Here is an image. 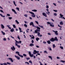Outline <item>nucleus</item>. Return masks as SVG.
<instances>
[{
	"instance_id": "obj_1",
	"label": "nucleus",
	"mask_w": 65,
	"mask_h": 65,
	"mask_svg": "<svg viewBox=\"0 0 65 65\" xmlns=\"http://www.w3.org/2000/svg\"><path fill=\"white\" fill-rule=\"evenodd\" d=\"M50 41L51 42H54L55 41H58V39L57 38V37H55V38H52L50 40Z\"/></svg>"
},
{
	"instance_id": "obj_2",
	"label": "nucleus",
	"mask_w": 65,
	"mask_h": 65,
	"mask_svg": "<svg viewBox=\"0 0 65 65\" xmlns=\"http://www.w3.org/2000/svg\"><path fill=\"white\" fill-rule=\"evenodd\" d=\"M47 23L48 25H50V26L52 27H54V25L52 24H54V23L52 22L51 23L50 22H47Z\"/></svg>"
},
{
	"instance_id": "obj_3",
	"label": "nucleus",
	"mask_w": 65,
	"mask_h": 65,
	"mask_svg": "<svg viewBox=\"0 0 65 65\" xmlns=\"http://www.w3.org/2000/svg\"><path fill=\"white\" fill-rule=\"evenodd\" d=\"M15 53L17 54H18V56H19V57H21V58H23V56L20 54V52H15Z\"/></svg>"
},
{
	"instance_id": "obj_4",
	"label": "nucleus",
	"mask_w": 65,
	"mask_h": 65,
	"mask_svg": "<svg viewBox=\"0 0 65 65\" xmlns=\"http://www.w3.org/2000/svg\"><path fill=\"white\" fill-rule=\"evenodd\" d=\"M29 13H30L31 14H32V15H31V16L32 17H33V18H35V15H34V13L32 12H30V11H29Z\"/></svg>"
},
{
	"instance_id": "obj_5",
	"label": "nucleus",
	"mask_w": 65,
	"mask_h": 65,
	"mask_svg": "<svg viewBox=\"0 0 65 65\" xmlns=\"http://www.w3.org/2000/svg\"><path fill=\"white\" fill-rule=\"evenodd\" d=\"M28 53L29 56H30L31 57H33V56H34V55H33V54H31V52L29 51Z\"/></svg>"
},
{
	"instance_id": "obj_6",
	"label": "nucleus",
	"mask_w": 65,
	"mask_h": 65,
	"mask_svg": "<svg viewBox=\"0 0 65 65\" xmlns=\"http://www.w3.org/2000/svg\"><path fill=\"white\" fill-rule=\"evenodd\" d=\"M60 17H59V18H62V19H64V20H65V18H64V17H64V15H63L62 14H60Z\"/></svg>"
},
{
	"instance_id": "obj_7",
	"label": "nucleus",
	"mask_w": 65,
	"mask_h": 65,
	"mask_svg": "<svg viewBox=\"0 0 65 65\" xmlns=\"http://www.w3.org/2000/svg\"><path fill=\"white\" fill-rule=\"evenodd\" d=\"M40 30H38V29H37L36 30H35L34 32L35 33H38V31L40 32Z\"/></svg>"
},
{
	"instance_id": "obj_8",
	"label": "nucleus",
	"mask_w": 65,
	"mask_h": 65,
	"mask_svg": "<svg viewBox=\"0 0 65 65\" xmlns=\"http://www.w3.org/2000/svg\"><path fill=\"white\" fill-rule=\"evenodd\" d=\"M53 32H54L55 33V34L56 35H58V31H55L54 30H53Z\"/></svg>"
},
{
	"instance_id": "obj_9",
	"label": "nucleus",
	"mask_w": 65,
	"mask_h": 65,
	"mask_svg": "<svg viewBox=\"0 0 65 65\" xmlns=\"http://www.w3.org/2000/svg\"><path fill=\"white\" fill-rule=\"evenodd\" d=\"M12 46L13 47H11V48L12 50V51H14V50H15V47L13 46Z\"/></svg>"
},
{
	"instance_id": "obj_10",
	"label": "nucleus",
	"mask_w": 65,
	"mask_h": 65,
	"mask_svg": "<svg viewBox=\"0 0 65 65\" xmlns=\"http://www.w3.org/2000/svg\"><path fill=\"white\" fill-rule=\"evenodd\" d=\"M8 59H9V60H10L11 62H12V63H13V60L12 58H8Z\"/></svg>"
},
{
	"instance_id": "obj_11",
	"label": "nucleus",
	"mask_w": 65,
	"mask_h": 65,
	"mask_svg": "<svg viewBox=\"0 0 65 65\" xmlns=\"http://www.w3.org/2000/svg\"><path fill=\"white\" fill-rule=\"evenodd\" d=\"M15 41L16 42V43H22V41H20L19 42H18V41H17V40H15Z\"/></svg>"
},
{
	"instance_id": "obj_12",
	"label": "nucleus",
	"mask_w": 65,
	"mask_h": 65,
	"mask_svg": "<svg viewBox=\"0 0 65 65\" xmlns=\"http://www.w3.org/2000/svg\"><path fill=\"white\" fill-rule=\"evenodd\" d=\"M12 11H13V12H14V13L15 14H17V12H16V11H15V10L14 9H12Z\"/></svg>"
},
{
	"instance_id": "obj_13",
	"label": "nucleus",
	"mask_w": 65,
	"mask_h": 65,
	"mask_svg": "<svg viewBox=\"0 0 65 65\" xmlns=\"http://www.w3.org/2000/svg\"><path fill=\"white\" fill-rule=\"evenodd\" d=\"M42 14L44 16V17H47V15H46V14L45 13H42Z\"/></svg>"
},
{
	"instance_id": "obj_14",
	"label": "nucleus",
	"mask_w": 65,
	"mask_h": 65,
	"mask_svg": "<svg viewBox=\"0 0 65 65\" xmlns=\"http://www.w3.org/2000/svg\"><path fill=\"white\" fill-rule=\"evenodd\" d=\"M34 52H33L34 54H36L37 53V51H36V50H35L34 51Z\"/></svg>"
},
{
	"instance_id": "obj_15",
	"label": "nucleus",
	"mask_w": 65,
	"mask_h": 65,
	"mask_svg": "<svg viewBox=\"0 0 65 65\" xmlns=\"http://www.w3.org/2000/svg\"><path fill=\"white\" fill-rule=\"evenodd\" d=\"M15 56L17 59H18V60H19L20 59V58L18 56H17L16 55H15Z\"/></svg>"
},
{
	"instance_id": "obj_16",
	"label": "nucleus",
	"mask_w": 65,
	"mask_h": 65,
	"mask_svg": "<svg viewBox=\"0 0 65 65\" xmlns=\"http://www.w3.org/2000/svg\"><path fill=\"white\" fill-rule=\"evenodd\" d=\"M14 31V29L13 28H12L10 30V31L11 32H13Z\"/></svg>"
},
{
	"instance_id": "obj_17",
	"label": "nucleus",
	"mask_w": 65,
	"mask_h": 65,
	"mask_svg": "<svg viewBox=\"0 0 65 65\" xmlns=\"http://www.w3.org/2000/svg\"><path fill=\"white\" fill-rule=\"evenodd\" d=\"M34 44H33V43H31L30 44H29V46H31L32 47V46H34Z\"/></svg>"
},
{
	"instance_id": "obj_18",
	"label": "nucleus",
	"mask_w": 65,
	"mask_h": 65,
	"mask_svg": "<svg viewBox=\"0 0 65 65\" xmlns=\"http://www.w3.org/2000/svg\"><path fill=\"white\" fill-rule=\"evenodd\" d=\"M19 28L20 31V32H23V31L22 30V28H21L20 27H19Z\"/></svg>"
},
{
	"instance_id": "obj_19",
	"label": "nucleus",
	"mask_w": 65,
	"mask_h": 65,
	"mask_svg": "<svg viewBox=\"0 0 65 65\" xmlns=\"http://www.w3.org/2000/svg\"><path fill=\"white\" fill-rule=\"evenodd\" d=\"M1 27L2 28V29H4V28H5V27H4V26H3V24H2L1 25Z\"/></svg>"
},
{
	"instance_id": "obj_20",
	"label": "nucleus",
	"mask_w": 65,
	"mask_h": 65,
	"mask_svg": "<svg viewBox=\"0 0 65 65\" xmlns=\"http://www.w3.org/2000/svg\"><path fill=\"white\" fill-rule=\"evenodd\" d=\"M48 57L49 58L51 59L52 60H53V58H52V56H49Z\"/></svg>"
},
{
	"instance_id": "obj_21",
	"label": "nucleus",
	"mask_w": 65,
	"mask_h": 65,
	"mask_svg": "<svg viewBox=\"0 0 65 65\" xmlns=\"http://www.w3.org/2000/svg\"><path fill=\"white\" fill-rule=\"evenodd\" d=\"M34 24V23H33V22H31L30 23V26H31L33 25Z\"/></svg>"
},
{
	"instance_id": "obj_22",
	"label": "nucleus",
	"mask_w": 65,
	"mask_h": 65,
	"mask_svg": "<svg viewBox=\"0 0 65 65\" xmlns=\"http://www.w3.org/2000/svg\"><path fill=\"white\" fill-rule=\"evenodd\" d=\"M47 43H48V44H51V41H50L48 40V41H47Z\"/></svg>"
},
{
	"instance_id": "obj_23",
	"label": "nucleus",
	"mask_w": 65,
	"mask_h": 65,
	"mask_svg": "<svg viewBox=\"0 0 65 65\" xmlns=\"http://www.w3.org/2000/svg\"><path fill=\"white\" fill-rule=\"evenodd\" d=\"M36 28H37V29L38 30H40V28L38 27H37Z\"/></svg>"
},
{
	"instance_id": "obj_24",
	"label": "nucleus",
	"mask_w": 65,
	"mask_h": 65,
	"mask_svg": "<svg viewBox=\"0 0 65 65\" xmlns=\"http://www.w3.org/2000/svg\"><path fill=\"white\" fill-rule=\"evenodd\" d=\"M1 32L3 35H5V32H3V31H1Z\"/></svg>"
},
{
	"instance_id": "obj_25",
	"label": "nucleus",
	"mask_w": 65,
	"mask_h": 65,
	"mask_svg": "<svg viewBox=\"0 0 65 65\" xmlns=\"http://www.w3.org/2000/svg\"><path fill=\"white\" fill-rule=\"evenodd\" d=\"M36 40L37 41H38L39 40V38H37L36 39Z\"/></svg>"
},
{
	"instance_id": "obj_26",
	"label": "nucleus",
	"mask_w": 65,
	"mask_h": 65,
	"mask_svg": "<svg viewBox=\"0 0 65 65\" xmlns=\"http://www.w3.org/2000/svg\"><path fill=\"white\" fill-rule=\"evenodd\" d=\"M0 15H1V16L2 17H3V18H5V16L4 15L3 16L2 14H0Z\"/></svg>"
},
{
	"instance_id": "obj_27",
	"label": "nucleus",
	"mask_w": 65,
	"mask_h": 65,
	"mask_svg": "<svg viewBox=\"0 0 65 65\" xmlns=\"http://www.w3.org/2000/svg\"><path fill=\"white\" fill-rule=\"evenodd\" d=\"M13 3H14V4L15 5V6H17V5L15 4V2L14 1H13Z\"/></svg>"
},
{
	"instance_id": "obj_28",
	"label": "nucleus",
	"mask_w": 65,
	"mask_h": 65,
	"mask_svg": "<svg viewBox=\"0 0 65 65\" xmlns=\"http://www.w3.org/2000/svg\"><path fill=\"white\" fill-rule=\"evenodd\" d=\"M25 59H26L27 60H30V58L29 57H28V58L25 57Z\"/></svg>"
},
{
	"instance_id": "obj_29",
	"label": "nucleus",
	"mask_w": 65,
	"mask_h": 65,
	"mask_svg": "<svg viewBox=\"0 0 65 65\" xmlns=\"http://www.w3.org/2000/svg\"><path fill=\"white\" fill-rule=\"evenodd\" d=\"M32 11H34V12H37V10H32Z\"/></svg>"
},
{
	"instance_id": "obj_30",
	"label": "nucleus",
	"mask_w": 65,
	"mask_h": 65,
	"mask_svg": "<svg viewBox=\"0 0 65 65\" xmlns=\"http://www.w3.org/2000/svg\"><path fill=\"white\" fill-rule=\"evenodd\" d=\"M24 27H26V28H27V27H28V26H27V24H25L24 25Z\"/></svg>"
},
{
	"instance_id": "obj_31",
	"label": "nucleus",
	"mask_w": 65,
	"mask_h": 65,
	"mask_svg": "<svg viewBox=\"0 0 65 65\" xmlns=\"http://www.w3.org/2000/svg\"><path fill=\"white\" fill-rule=\"evenodd\" d=\"M60 25H63V22L62 21H61L60 22Z\"/></svg>"
},
{
	"instance_id": "obj_32",
	"label": "nucleus",
	"mask_w": 65,
	"mask_h": 65,
	"mask_svg": "<svg viewBox=\"0 0 65 65\" xmlns=\"http://www.w3.org/2000/svg\"><path fill=\"white\" fill-rule=\"evenodd\" d=\"M15 22L17 23V24H19V22L18 21H17V20H15Z\"/></svg>"
},
{
	"instance_id": "obj_33",
	"label": "nucleus",
	"mask_w": 65,
	"mask_h": 65,
	"mask_svg": "<svg viewBox=\"0 0 65 65\" xmlns=\"http://www.w3.org/2000/svg\"><path fill=\"white\" fill-rule=\"evenodd\" d=\"M40 32H38L37 35L38 36H40Z\"/></svg>"
},
{
	"instance_id": "obj_34",
	"label": "nucleus",
	"mask_w": 65,
	"mask_h": 65,
	"mask_svg": "<svg viewBox=\"0 0 65 65\" xmlns=\"http://www.w3.org/2000/svg\"><path fill=\"white\" fill-rule=\"evenodd\" d=\"M38 26L40 27H41V28H43V26H41L40 25H39Z\"/></svg>"
},
{
	"instance_id": "obj_35",
	"label": "nucleus",
	"mask_w": 65,
	"mask_h": 65,
	"mask_svg": "<svg viewBox=\"0 0 65 65\" xmlns=\"http://www.w3.org/2000/svg\"><path fill=\"white\" fill-rule=\"evenodd\" d=\"M16 9L17 10H18V11H20V9L19 8L17 7L16 8Z\"/></svg>"
},
{
	"instance_id": "obj_36",
	"label": "nucleus",
	"mask_w": 65,
	"mask_h": 65,
	"mask_svg": "<svg viewBox=\"0 0 65 65\" xmlns=\"http://www.w3.org/2000/svg\"><path fill=\"white\" fill-rule=\"evenodd\" d=\"M29 63H30L31 64H32V62L31 60H30L29 61Z\"/></svg>"
},
{
	"instance_id": "obj_37",
	"label": "nucleus",
	"mask_w": 65,
	"mask_h": 65,
	"mask_svg": "<svg viewBox=\"0 0 65 65\" xmlns=\"http://www.w3.org/2000/svg\"><path fill=\"white\" fill-rule=\"evenodd\" d=\"M32 36H33V37H31V38H32V39H34V38H35V37L33 35H32Z\"/></svg>"
},
{
	"instance_id": "obj_38",
	"label": "nucleus",
	"mask_w": 65,
	"mask_h": 65,
	"mask_svg": "<svg viewBox=\"0 0 65 65\" xmlns=\"http://www.w3.org/2000/svg\"><path fill=\"white\" fill-rule=\"evenodd\" d=\"M8 19L9 20H11L12 19V17H9Z\"/></svg>"
},
{
	"instance_id": "obj_39",
	"label": "nucleus",
	"mask_w": 65,
	"mask_h": 65,
	"mask_svg": "<svg viewBox=\"0 0 65 65\" xmlns=\"http://www.w3.org/2000/svg\"><path fill=\"white\" fill-rule=\"evenodd\" d=\"M44 53H46L47 54L48 53L47 52V51H44Z\"/></svg>"
},
{
	"instance_id": "obj_40",
	"label": "nucleus",
	"mask_w": 65,
	"mask_h": 65,
	"mask_svg": "<svg viewBox=\"0 0 65 65\" xmlns=\"http://www.w3.org/2000/svg\"><path fill=\"white\" fill-rule=\"evenodd\" d=\"M13 27L14 28H16V26H15V25H13Z\"/></svg>"
},
{
	"instance_id": "obj_41",
	"label": "nucleus",
	"mask_w": 65,
	"mask_h": 65,
	"mask_svg": "<svg viewBox=\"0 0 65 65\" xmlns=\"http://www.w3.org/2000/svg\"><path fill=\"white\" fill-rule=\"evenodd\" d=\"M48 8H49V6H48L47 5L46 6V8H47V9H48Z\"/></svg>"
},
{
	"instance_id": "obj_42",
	"label": "nucleus",
	"mask_w": 65,
	"mask_h": 65,
	"mask_svg": "<svg viewBox=\"0 0 65 65\" xmlns=\"http://www.w3.org/2000/svg\"><path fill=\"white\" fill-rule=\"evenodd\" d=\"M23 56H24V57H27V55L25 54H23Z\"/></svg>"
},
{
	"instance_id": "obj_43",
	"label": "nucleus",
	"mask_w": 65,
	"mask_h": 65,
	"mask_svg": "<svg viewBox=\"0 0 65 65\" xmlns=\"http://www.w3.org/2000/svg\"><path fill=\"white\" fill-rule=\"evenodd\" d=\"M60 48L61 50H63V47L62 46H60Z\"/></svg>"
},
{
	"instance_id": "obj_44",
	"label": "nucleus",
	"mask_w": 65,
	"mask_h": 65,
	"mask_svg": "<svg viewBox=\"0 0 65 65\" xmlns=\"http://www.w3.org/2000/svg\"><path fill=\"white\" fill-rule=\"evenodd\" d=\"M60 61L61 62H62V63H65V61H64L62 60H61Z\"/></svg>"
},
{
	"instance_id": "obj_45",
	"label": "nucleus",
	"mask_w": 65,
	"mask_h": 65,
	"mask_svg": "<svg viewBox=\"0 0 65 65\" xmlns=\"http://www.w3.org/2000/svg\"><path fill=\"white\" fill-rule=\"evenodd\" d=\"M35 22L38 25V24H38V22L37 21H35Z\"/></svg>"
},
{
	"instance_id": "obj_46",
	"label": "nucleus",
	"mask_w": 65,
	"mask_h": 65,
	"mask_svg": "<svg viewBox=\"0 0 65 65\" xmlns=\"http://www.w3.org/2000/svg\"><path fill=\"white\" fill-rule=\"evenodd\" d=\"M54 15H55V16H57V13H54Z\"/></svg>"
},
{
	"instance_id": "obj_47",
	"label": "nucleus",
	"mask_w": 65,
	"mask_h": 65,
	"mask_svg": "<svg viewBox=\"0 0 65 65\" xmlns=\"http://www.w3.org/2000/svg\"><path fill=\"white\" fill-rule=\"evenodd\" d=\"M7 64H8V65H10V64H11V63H10L8 62H7Z\"/></svg>"
},
{
	"instance_id": "obj_48",
	"label": "nucleus",
	"mask_w": 65,
	"mask_h": 65,
	"mask_svg": "<svg viewBox=\"0 0 65 65\" xmlns=\"http://www.w3.org/2000/svg\"><path fill=\"white\" fill-rule=\"evenodd\" d=\"M49 50L50 51H52V48H50V47H49L48 48Z\"/></svg>"
},
{
	"instance_id": "obj_49",
	"label": "nucleus",
	"mask_w": 65,
	"mask_h": 65,
	"mask_svg": "<svg viewBox=\"0 0 65 65\" xmlns=\"http://www.w3.org/2000/svg\"><path fill=\"white\" fill-rule=\"evenodd\" d=\"M53 48H55V45L54 44L53 45Z\"/></svg>"
},
{
	"instance_id": "obj_50",
	"label": "nucleus",
	"mask_w": 65,
	"mask_h": 65,
	"mask_svg": "<svg viewBox=\"0 0 65 65\" xmlns=\"http://www.w3.org/2000/svg\"><path fill=\"white\" fill-rule=\"evenodd\" d=\"M7 16H8V17H9L10 15L9 14H7Z\"/></svg>"
},
{
	"instance_id": "obj_51",
	"label": "nucleus",
	"mask_w": 65,
	"mask_h": 65,
	"mask_svg": "<svg viewBox=\"0 0 65 65\" xmlns=\"http://www.w3.org/2000/svg\"><path fill=\"white\" fill-rule=\"evenodd\" d=\"M24 15L25 17H28V15L26 14H25V15Z\"/></svg>"
},
{
	"instance_id": "obj_52",
	"label": "nucleus",
	"mask_w": 65,
	"mask_h": 65,
	"mask_svg": "<svg viewBox=\"0 0 65 65\" xmlns=\"http://www.w3.org/2000/svg\"><path fill=\"white\" fill-rule=\"evenodd\" d=\"M34 40H32L31 41V42L32 43H34Z\"/></svg>"
},
{
	"instance_id": "obj_53",
	"label": "nucleus",
	"mask_w": 65,
	"mask_h": 65,
	"mask_svg": "<svg viewBox=\"0 0 65 65\" xmlns=\"http://www.w3.org/2000/svg\"><path fill=\"white\" fill-rule=\"evenodd\" d=\"M17 37L18 39H19V40H20L21 39H20V37H19V36H18Z\"/></svg>"
},
{
	"instance_id": "obj_54",
	"label": "nucleus",
	"mask_w": 65,
	"mask_h": 65,
	"mask_svg": "<svg viewBox=\"0 0 65 65\" xmlns=\"http://www.w3.org/2000/svg\"><path fill=\"white\" fill-rule=\"evenodd\" d=\"M25 63H27L28 65H29V62H25Z\"/></svg>"
},
{
	"instance_id": "obj_55",
	"label": "nucleus",
	"mask_w": 65,
	"mask_h": 65,
	"mask_svg": "<svg viewBox=\"0 0 65 65\" xmlns=\"http://www.w3.org/2000/svg\"><path fill=\"white\" fill-rule=\"evenodd\" d=\"M39 63H40V65H43V64L41 63V62L40 61H39Z\"/></svg>"
},
{
	"instance_id": "obj_56",
	"label": "nucleus",
	"mask_w": 65,
	"mask_h": 65,
	"mask_svg": "<svg viewBox=\"0 0 65 65\" xmlns=\"http://www.w3.org/2000/svg\"><path fill=\"white\" fill-rule=\"evenodd\" d=\"M53 11H55V12H57L58 11L57 10H53Z\"/></svg>"
},
{
	"instance_id": "obj_57",
	"label": "nucleus",
	"mask_w": 65,
	"mask_h": 65,
	"mask_svg": "<svg viewBox=\"0 0 65 65\" xmlns=\"http://www.w3.org/2000/svg\"><path fill=\"white\" fill-rule=\"evenodd\" d=\"M17 46L19 47V48H20V47H21V46L20 45H18Z\"/></svg>"
},
{
	"instance_id": "obj_58",
	"label": "nucleus",
	"mask_w": 65,
	"mask_h": 65,
	"mask_svg": "<svg viewBox=\"0 0 65 65\" xmlns=\"http://www.w3.org/2000/svg\"><path fill=\"white\" fill-rule=\"evenodd\" d=\"M36 47L37 48H39V46H38V45H36Z\"/></svg>"
},
{
	"instance_id": "obj_59",
	"label": "nucleus",
	"mask_w": 65,
	"mask_h": 65,
	"mask_svg": "<svg viewBox=\"0 0 65 65\" xmlns=\"http://www.w3.org/2000/svg\"><path fill=\"white\" fill-rule=\"evenodd\" d=\"M48 35H51V34L50 33H48Z\"/></svg>"
},
{
	"instance_id": "obj_60",
	"label": "nucleus",
	"mask_w": 65,
	"mask_h": 65,
	"mask_svg": "<svg viewBox=\"0 0 65 65\" xmlns=\"http://www.w3.org/2000/svg\"><path fill=\"white\" fill-rule=\"evenodd\" d=\"M3 40L5 41H6V39L5 38H4L3 39Z\"/></svg>"
},
{
	"instance_id": "obj_61",
	"label": "nucleus",
	"mask_w": 65,
	"mask_h": 65,
	"mask_svg": "<svg viewBox=\"0 0 65 65\" xmlns=\"http://www.w3.org/2000/svg\"><path fill=\"white\" fill-rule=\"evenodd\" d=\"M0 11L1 12H3V13H4V12H3V10H0Z\"/></svg>"
},
{
	"instance_id": "obj_62",
	"label": "nucleus",
	"mask_w": 65,
	"mask_h": 65,
	"mask_svg": "<svg viewBox=\"0 0 65 65\" xmlns=\"http://www.w3.org/2000/svg\"><path fill=\"white\" fill-rule=\"evenodd\" d=\"M32 27H35V25H34V24H32Z\"/></svg>"
},
{
	"instance_id": "obj_63",
	"label": "nucleus",
	"mask_w": 65,
	"mask_h": 65,
	"mask_svg": "<svg viewBox=\"0 0 65 65\" xmlns=\"http://www.w3.org/2000/svg\"><path fill=\"white\" fill-rule=\"evenodd\" d=\"M4 65H7V63H4Z\"/></svg>"
},
{
	"instance_id": "obj_64",
	"label": "nucleus",
	"mask_w": 65,
	"mask_h": 65,
	"mask_svg": "<svg viewBox=\"0 0 65 65\" xmlns=\"http://www.w3.org/2000/svg\"><path fill=\"white\" fill-rule=\"evenodd\" d=\"M43 43L44 44V43H46V42H45V41H43Z\"/></svg>"
}]
</instances>
